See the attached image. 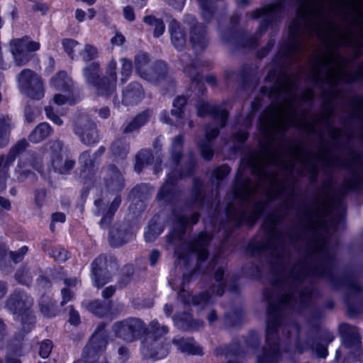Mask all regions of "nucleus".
<instances>
[{"instance_id":"obj_54","label":"nucleus","mask_w":363,"mask_h":363,"mask_svg":"<svg viewBox=\"0 0 363 363\" xmlns=\"http://www.w3.org/2000/svg\"><path fill=\"white\" fill-rule=\"evenodd\" d=\"M162 228L152 219L145 232L144 236L146 242H153L162 232Z\"/></svg>"},{"instance_id":"obj_48","label":"nucleus","mask_w":363,"mask_h":363,"mask_svg":"<svg viewBox=\"0 0 363 363\" xmlns=\"http://www.w3.org/2000/svg\"><path fill=\"white\" fill-rule=\"evenodd\" d=\"M39 306L41 313L47 317H54L58 313L55 302L48 296H42L39 301Z\"/></svg>"},{"instance_id":"obj_27","label":"nucleus","mask_w":363,"mask_h":363,"mask_svg":"<svg viewBox=\"0 0 363 363\" xmlns=\"http://www.w3.org/2000/svg\"><path fill=\"white\" fill-rule=\"evenodd\" d=\"M144 96L143 86L137 82H132L122 91V103L125 106H134L140 103Z\"/></svg>"},{"instance_id":"obj_34","label":"nucleus","mask_w":363,"mask_h":363,"mask_svg":"<svg viewBox=\"0 0 363 363\" xmlns=\"http://www.w3.org/2000/svg\"><path fill=\"white\" fill-rule=\"evenodd\" d=\"M108 335L94 333L84 352L90 357H94L99 352L105 350L108 345Z\"/></svg>"},{"instance_id":"obj_15","label":"nucleus","mask_w":363,"mask_h":363,"mask_svg":"<svg viewBox=\"0 0 363 363\" xmlns=\"http://www.w3.org/2000/svg\"><path fill=\"white\" fill-rule=\"evenodd\" d=\"M335 336L333 333L327 330H317L315 332H310L304 345L297 342L296 348L299 353H303L306 350H311L319 357L325 358L328 356V345L333 341Z\"/></svg>"},{"instance_id":"obj_46","label":"nucleus","mask_w":363,"mask_h":363,"mask_svg":"<svg viewBox=\"0 0 363 363\" xmlns=\"http://www.w3.org/2000/svg\"><path fill=\"white\" fill-rule=\"evenodd\" d=\"M112 154L118 158H125L130 152V145L124 138L115 140L111 145Z\"/></svg>"},{"instance_id":"obj_52","label":"nucleus","mask_w":363,"mask_h":363,"mask_svg":"<svg viewBox=\"0 0 363 363\" xmlns=\"http://www.w3.org/2000/svg\"><path fill=\"white\" fill-rule=\"evenodd\" d=\"M86 308L89 312L99 317H103L110 311V306L99 300L89 302Z\"/></svg>"},{"instance_id":"obj_2","label":"nucleus","mask_w":363,"mask_h":363,"mask_svg":"<svg viewBox=\"0 0 363 363\" xmlns=\"http://www.w3.org/2000/svg\"><path fill=\"white\" fill-rule=\"evenodd\" d=\"M247 163L255 181L238 176L232 192L233 201L226 206V217L235 228L243 223L252 226L261 216L267 203L255 201L254 196L263 185H267L269 191L278 186L274 198L286 190V186L279 182L278 172L270 170L269 167H279L289 173L295 168L294 161L284 160L278 150H272L269 146H265L260 153H252Z\"/></svg>"},{"instance_id":"obj_40","label":"nucleus","mask_w":363,"mask_h":363,"mask_svg":"<svg viewBox=\"0 0 363 363\" xmlns=\"http://www.w3.org/2000/svg\"><path fill=\"white\" fill-rule=\"evenodd\" d=\"M22 160L26 165L28 164L38 172L45 180L50 179V177L47 176L43 170V156L42 154L36 152H29L26 154V157Z\"/></svg>"},{"instance_id":"obj_24","label":"nucleus","mask_w":363,"mask_h":363,"mask_svg":"<svg viewBox=\"0 0 363 363\" xmlns=\"http://www.w3.org/2000/svg\"><path fill=\"white\" fill-rule=\"evenodd\" d=\"M143 79L155 84H160L165 81L171 80L167 65L162 60L155 62L147 69Z\"/></svg>"},{"instance_id":"obj_64","label":"nucleus","mask_w":363,"mask_h":363,"mask_svg":"<svg viewBox=\"0 0 363 363\" xmlns=\"http://www.w3.org/2000/svg\"><path fill=\"white\" fill-rule=\"evenodd\" d=\"M241 320V314L238 312H234L232 315L228 313L225 315V324L228 326H235Z\"/></svg>"},{"instance_id":"obj_33","label":"nucleus","mask_w":363,"mask_h":363,"mask_svg":"<svg viewBox=\"0 0 363 363\" xmlns=\"http://www.w3.org/2000/svg\"><path fill=\"white\" fill-rule=\"evenodd\" d=\"M179 61L182 66L183 72L190 77L193 82L199 83L201 77L198 71L196 62L191 56L189 54L184 53L181 55Z\"/></svg>"},{"instance_id":"obj_62","label":"nucleus","mask_w":363,"mask_h":363,"mask_svg":"<svg viewBox=\"0 0 363 363\" xmlns=\"http://www.w3.org/2000/svg\"><path fill=\"white\" fill-rule=\"evenodd\" d=\"M134 269L132 265H126L123 269V274L121 277L119 284L121 287L126 286L130 281Z\"/></svg>"},{"instance_id":"obj_58","label":"nucleus","mask_w":363,"mask_h":363,"mask_svg":"<svg viewBox=\"0 0 363 363\" xmlns=\"http://www.w3.org/2000/svg\"><path fill=\"white\" fill-rule=\"evenodd\" d=\"M50 257L59 262H64L69 257V253L61 246L55 247L52 252H49Z\"/></svg>"},{"instance_id":"obj_17","label":"nucleus","mask_w":363,"mask_h":363,"mask_svg":"<svg viewBox=\"0 0 363 363\" xmlns=\"http://www.w3.org/2000/svg\"><path fill=\"white\" fill-rule=\"evenodd\" d=\"M184 22L189 26V43L195 52H203L208 45L206 27L191 14L184 16Z\"/></svg>"},{"instance_id":"obj_4","label":"nucleus","mask_w":363,"mask_h":363,"mask_svg":"<svg viewBox=\"0 0 363 363\" xmlns=\"http://www.w3.org/2000/svg\"><path fill=\"white\" fill-rule=\"evenodd\" d=\"M275 70H270L266 79H276L274 84L269 89L262 87L264 94L275 98L277 101L267 108L260 117V128L269 137L273 133H279L284 137L286 131L292 126H299L298 110L295 106L297 100V91L299 86V77L281 72L277 76Z\"/></svg>"},{"instance_id":"obj_60","label":"nucleus","mask_w":363,"mask_h":363,"mask_svg":"<svg viewBox=\"0 0 363 363\" xmlns=\"http://www.w3.org/2000/svg\"><path fill=\"white\" fill-rule=\"evenodd\" d=\"M62 44L65 52L73 60L74 56V49L78 45V42L74 39L65 38L62 40Z\"/></svg>"},{"instance_id":"obj_61","label":"nucleus","mask_w":363,"mask_h":363,"mask_svg":"<svg viewBox=\"0 0 363 363\" xmlns=\"http://www.w3.org/2000/svg\"><path fill=\"white\" fill-rule=\"evenodd\" d=\"M103 77H107L117 82V63L115 60L112 59L109 61L106 67V75Z\"/></svg>"},{"instance_id":"obj_1","label":"nucleus","mask_w":363,"mask_h":363,"mask_svg":"<svg viewBox=\"0 0 363 363\" xmlns=\"http://www.w3.org/2000/svg\"><path fill=\"white\" fill-rule=\"evenodd\" d=\"M315 202L314 208L301 211L300 228L283 231L278 225L286 215L274 212L264 219V236L252 240L247 252L264 260L275 276L272 286L264 291L268 302L266 324V346L257 357V363H278L281 357L278 332L280 329L287 339L291 333L299 339V326L291 319L290 311L301 312L319 297L316 281L325 279L333 289L345 291V301L348 315L354 317L363 310V287L359 284V274L354 270L340 272L337 267L336 251L319 230L327 226L324 215L326 208ZM326 207V201L323 202Z\"/></svg>"},{"instance_id":"obj_47","label":"nucleus","mask_w":363,"mask_h":363,"mask_svg":"<svg viewBox=\"0 0 363 363\" xmlns=\"http://www.w3.org/2000/svg\"><path fill=\"white\" fill-rule=\"evenodd\" d=\"M150 60V58L146 52H140L135 56L134 64L135 72L142 79L144 78L149 69L148 64Z\"/></svg>"},{"instance_id":"obj_18","label":"nucleus","mask_w":363,"mask_h":363,"mask_svg":"<svg viewBox=\"0 0 363 363\" xmlns=\"http://www.w3.org/2000/svg\"><path fill=\"white\" fill-rule=\"evenodd\" d=\"M40 48V43L28 37L14 39L11 42V52L17 66L26 65L33 57L32 52Z\"/></svg>"},{"instance_id":"obj_13","label":"nucleus","mask_w":363,"mask_h":363,"mask_svg":"<svg viewBox=\"0 0 363 363\" xmlns=\"http://www.w3.org/2000/svg\"><path fill=\"white\" fill-rule=\"evenodd\" d=\"M47 145L50 157L48 163V172H54L60 175L69 174L75 167V160L67 155H63V143L59 140H50Z\"/></svg>"},{"instance_id":"obj_29","label":"nucleus","mask_w":363,"mask_h":363,"mask_svg":"<svg viewBox=\"0 0 363 363\" xmlns=\"http://www.w3.org/2000/svg\"><path fill=\"white\" fill-rule=\"evenodd\" d=\"M152 115V111L150 109L145 110L136 115L130 121L123 124L121 127V130L123 134H130L139 132L141 127L147 123Z\"/></svg>"},{"instance_id":"obj_53","label":"nucleus","mask_w":363,"mask_h":363,"mask_svg":"<svg viewBox=\"0 0 363 363\" xmlns=\"http://www.w3.org/2000/svg\"><path fill=\"white\" fill-rule=\"evenodd\" d=\"M353 109L352 116L344 117L341 119L342 123H345L351 120L352 116L357 118L363 122V96H357L350 104Z\"/></svg>"},{"instance_id":"obj_9","label":"nucleus","mask_w":363,"mask_h":363,"mask_svg":"<svg viewBox=\"0 0 363 363\" xmlns=\"http://www.w3.org/2000/svg\"><path fill=\"white\" fill-rule=\"evenodd\" d=\"M168 332L169 328L167 325L160 324L157 320H152L141 342L143 355L154 359L165 357L169 349V344L166 342L164 337Z\"/></svg>"},{"instance_id":"obj_26","label":"nucleus","mask_w":363,"mask_h":363,"mask_svg":"<svg viewBox=\"0 0 363 363\" xmlns=\"http://www.w3.org/2000/svg\"><path fill=\"white\" fill-rule=\"evenodd\" d=\"M186 104L187 99L186 97L183 96H177L173 101V108L171 110V115L175 119L170 118L169 113L166 110H163L160 115V121L170 125H177L179 120L184 116Z\"/></svg>"},{"instance_id":"obj_35","label":"nucleus","mask_w":363,"mask_h":363,"mask_svg":"<svg viewBox=\"0 0 363 363\" xmlns=\"http://www.w3.org/2000/svg\"><path fill=\"white\" fill-rule=\"evenodd\" d=\"M291 148V155L293 158L296 160H299L301 163L304 166H309L308 172L310 174V182L313 184L316 183L319 173L316 164L312 162L311 160L308 157H301V153L303 152L301 147L293 146Z\"/></svg>"},{"instance_id":"obj_6","label":"nucleus","mask_w":363,"mask_h":363,"mask_svg":"<svg viewBox=\"0 0 363 363\" xmlns=\"http://www.w3.org/2000/svg\"><path fill=\"white\" fill-rule=\"evenodd\" d=\"M184 144V136L179 135L172 139L170 152V172L160 188L157 194V199L164 203H172L176 201L179 196V192L177 189V183L183 177L190 176L193 174L196 167V161L195 155L189 152L186 161L185 168H179V165L182 157Z\"/></svg>"},{"instance_id":"obj_10","label":"nucleus","mask_w":363,"mask_h":363,"mask_svg":"<svg viewBox=\"0 0 363 363\" xmlns=\"http://www.w3.org/2000/svg\"><path fill=\"white\" fill-rule=\"evenodd\" d=\"M33 299L25 291L16 289L9 295L6 307L21 323L22 330L27 333L31 330L35 323L32 306Z\"/></svg>"},{"instance_id":"obj_42","label":"nucleus","mask_w":363,"mask_h":363,"mask_svg":"<svg viewBox=\"0 0 363 363\" xmlns=\"http://www.w3.org/2000/svg\"><path fill=\"white\" fill-rule=\"evenodd\" d=\"M52 133V127L48 123H40L28 135V140L33 143H38L48 138Z\"/></svg>"},{"instance_id":"obj_11","label":"nucleus","mask_w":363,"mask_h":363,"mask_svg":"<svg viewBox=\"0 0 363 363\" xmlns=\"http://www.w3.org/2000/svg\"><path fill=\"white\" fill-rule=\"evenodd\" d=\"M260 344V337L257 332H251L245 340L244 347L236 342H233L228 345H221L215 348L213 354L216 357H225L228 359L226 363H240V359L245 357L247 354H252L258 348Z\"/></svg>"},{"instance_id":"obj_25","label":"nucleus","mask_w":363,"mask_h":363,"mask_svg":"<svg viewBox=\"0 0 363 363\" xmlns=\"http://www.w3.org/2000/svg\"><path fill=\"white\" fill-rule=\"evenodd\" d=\"M121 203V198L120 196H117L113 201L111 202L109 208L105 212V203L103 200L99 199L94 201L96 211L95 214L96 216L102 215L103 217L99 223L100 226L102 228H107L111 223L115 212L117 211Z\"/></svg>"},{"instance_id":"obj_20","label":"nucleus","mask_w":363,"mask_h":363,"mask_svg":"<svg viewBox=\"0 0 363 363\" xmlns=\"http://www.w3.org/2000/svg\"><path fill=\"white\" fill-rule=\"evenodd\" d=\"M225 102L221 106L211 105L203 101H199L196 105L197 114L200 117L211 116L219 124L220 128L225 127L228 118V113L224 107Z\"/></svg>"},{"instance_id":"obj_57","label":"nucleus","mask_w":363,"mask_h":363,"mask_svg":"<svg viewBox=\"0 0 363 363\" xmlns=\"http://www.w3.org/2000/svg\"><path fill=\"white\" fill-rule=\"evenodd\" d=\"M121 82L125 83L128 79L130 77L133 71V63L132 61L127 58L121 59Z\"/></svg>"},{"instance_id":"obj_41","label":"nucleus","mask_w":363,"mask_h":363,"mask_svg":"<svg viewBox=\"0 0 363 363\" xmlns=\"http://www.w3.org/2000/svg\"><path fill=\"white\" fill-rule=\"evenodd\" d=\"M176 324L177 327L185 331H196L203 328L204 323L203 320L194 319L190 315L184 314L179 318Z\"/></svg>"},{"instance_id":"obj_30","label":"nucleus","mask_w":363,"mask_h":363,"mask_svg":"<svg viewBox=\"0 0 363 363\" xmlns=\"http://www.w3.org/2000/svg\"><path fill=\"white\" fill-rule=\"evenodd\" d=\"M133 233L132 230L124 225L113 228L109 232L108 242L111 246L118 247L132 240Z\"/></svg>"},{"instance_id":"obj_63","label":"nucleus","mask_w":363,"mask_h":363,"mask_svg":"<svg viewBox=\"0 0 363 363\" xmlns=\"http://www.w3.org/2000/svg\"><path fill=\"white\" fill-rule=\"evenodd\" d=\"M52 342L50 340H44L40 344L39 354L42 358H48L52 350Z\"/></svg>"},{"instance_id":"obj_14","label":"nucleus","mask_w":363,"mask_h":363,"mask_svg":"<svg viewBox=\"0 0 363 363\" xmlns=\"http://www.w3.org/2000/svg\"><path fill=\"white\" fill-rule=\"evenodd\" d=\"M147 330L146 324L141 319L135 317L116 321L112 325L115 337L128 343L140 339Z\"/></svg>"},{"instance_id":"obj_7","label":"nucleus","mask_w":363,"mask_h":363,"mask_svg":"<svg viewBox=\"0 0 363 363\" xmlns=\"http://www.w3.org/2000/svg\"><path fill=\"white\" fill-rule=\"evenodd\" d=\"M286 2V1L284 0L272 3L248 13L253 19H261L258 31L255 35L247 37L241 34L232 33L228 38L225 37L224 33H222L221 38L225 42H235L238 48H255L258 45V40L267 28L269 26L273 27L274 24L281 18Z\"/></svg>"},{"instance_id":"obj_5","label":"nucleus","mask_w":363,"mask_h":363,"mask_svg":"<svg viewBox=\"0 0 363 363\" xmlns=\"http://www.w3.org/2000/svg\"><path fill=\"white\" fill-rule=\"evenodd\" d=\"M297 17L289 26V35L293 41L287 56L293 57L301 50V38L304 35L322 38L325 5L324 0H298Z\"/></svg>"},{"instance_id":"obj_38","label":"nucleus","mask_w":363,"mask_h":363,"mask_svg":"<svg viewBox=\"0 0 363 363\" xmlns=\"http://www.w3.org/2000/svg\"><path fill=\"white\" fill-rule=\"evenodd\" d=\"M116 83L107 77H101L91 86L96 95L108 98L116 92Z\"/></svg>"},{"instance_id":"obj_37","label":"nucleus","mask_w":363,"mask_h":363,"mask_svg":"<svg viewBox=\"0 0 363 363\" xmlns=\"http://www.w3.org/2000/svg\"><path fill=\"white\" fill-rule=\"evenodd\" d=\"M173 343L184 353L191 355H203V347L194 338H180L173 340Z\"/></svg>"},{"instance_id":"obj_56","label":"nucleus","mask_w":363,"mask_h":363,"mask_svg":"<svg viewBox=\"0 0 363 363\" xmlns=\"http://www.w3.org/2000/svg\"><path fill=\"white\" fill-rule=\"evenodd\" d=\"M80 55L84 62H90L97 57L98 50L94 45L86 44L81 50Z\"/></svg>"},{"instance_id":"obj_51","label":"nucleus","mask_w":363,"mask_h":363,"mask_svg":"<svg viewBox=\"0 0 363 363\" xmlns=\"http://www.w3.org/2000/svg\"><path fill=\"white\" fill-rule=\"evenodd\" d=\"M153 159L154 157L150 150H142L136 155L135 170L138 173L140 172L145 166L152 162Z\"/></svg>"},{"instance_id":"obj_49","label":"nucleus","mask_w":363,"mask_h":363,"mask_svg":"<svg viewBox=\"0 0 363 363\" xmlns=\"http://www.w3.org/2000/svg\"><path fill=\"white\" fill-rule=\"evenodd\" d=\"M143 21L145 24L154 28V37L158 38L164 33L165 25L162 19L156 18L153 15H147L143 17Z\"/></svg>"},{"instance_id":"obj_12","label":"nucleus","mask_w":363,"mask_h":363,"mask_svg":"<svg viewBox=\"0 0 363 363\" xmlns=\"http://www.w3.org/2000/svg\"><path fill=\"white\" fill-rule=\"evenodd\" d=\"M74 133L79 141L86 146H91L100 140L96 123L84 113H76L71 119Z\"/></svg>"},{"instance_id":"obj_21","label":"nucleus","mask_w":363,"mask_h":363,"mask_svg":"<svg viewBox=\"0 0 363 363\" xmlns=\"http://www.w3.org/2000/svg\"><path fill=\"white\" fill-rule=\"evenodd\" d=\"M91 279L94 286L98 288L102 287L111 280V273L106 256L100 255L92 262Z\"/></svg>"},{"instance_id":"obj_16","label":"nucleus","mask_w":363,"mask_h":363,"mask_svg":"<svg viewBox=\"0 0 363 363\" xmlns=\"http://www.w3.org/2000/svg\"><path fill=\"white\" fill-rule=\"evenodd\" d=\"M22 92L32 99L39 100L44 96L45 89L41 78L33 71L24 69L18 76Z\"/></svg>"},{"instance_id":"obj_45","label":"nucleus","mask_w":363,"mask_h":363,"mask_svg":"<svg viewBox=\"0 0 363 363\" xmlns=\"http://www.w3.org/2000/svg\"><path fill=\"white\" fill-rule=\"evenodd\" d=\"M100 64L93 62L83 69V75L89 85H93L101 77Z\"/></svg>"},{"instance_id":"obj_3","label":"nucleus","mask_w":363,"mask_h":363,"mask_svg":"<svg viewBox=\"0 0 363 363\" xmlns=\"http://www.w3.org/2000/svg\"><path fill=\"white\" fill-rule=\"evenodd\" d=\"M199 220V213H194L190 217L184 213L176 214L172 230L167 235V242L174 245V254L179 259L184 260L187 263L188 256L191 253L196 254L197 267L196 270L208 274L214 272V279L217 282L208 290L192 295L189 291L181 289L178 293L179 300L186 306L192 305L199 311L203 310L214 302L213 295L222 296L224 289L228 286L231 291L236 292L238 287L235 284L237 278L225 275L226 264L220 263V257L215 256L208 263L206 268H203V263L208 257L207 246L212 240V237L206 232H201L189 241L184 240L186 230L190 225L197 223Z\"/></svg>"},{"instance_id":"obj_19","label":"nucleus","mask_w":363,"mask_h":363,"mask_svg":"<svg viewBox=\"0 0 363 363\" xmlns=\"http://www.w3.org/2000/svg\"><path fill=\"white\" fill-rule=\"evenodd\" d=\"M342 333L343 345L349 349L354 348L352 352L354 358L360 362H363V349L361 346V336L357 327L347 323H342L340 325Z\"/></svg>"},{"instance_id":"obj_50","label":"nucleus","mask_w":363,"mask_h":363,"mask_svg":"<svg viewBox=\"0 0 363 363\" xmlns=\"http://www.w3.org/2000/svg\"><path fill=\"white\" fill-rule=\"evenodd\" d=\"M26 166V162L22 159L18 160L17 167L15 169L16 179L19 182H23L27 179H30L32 182H35L38 179L37 175L29 169H26L25 167Z\"/></svg>"},{"instance_id":"obj_44","label":"nucleus","mask_w":363,"mask_h":363,"mask_svg":"<svg viewBox=\"0 0 363 363\" xmlns=\"http://www.w3.org/2000/svg\"><path fill=\"white\" fill-rule=\"evenodd\" d=\"M50 84L57 90L62 91H69L72 86V79L64 71H60L56 74L50 80Z\"/></svg>"},{"instance_id":"obj_55","label":"nucleus","mask_w":363,"mask_h":363,"mask_svg":"<svg viewBox=\"0 0 363 363\" xmlns=\"http://www.w3.org/2000/svg\"><path fill=\"white\" fill-rule=\"evenodd\" d=\"M16 280L21 284L28 286L32 282V275L29 269L20 267L15 274Z\"/></svg>"},{"instance_id":"obj_59","label":"nucleus","mask_w":363,"mask_h":363,"mask_svg":"<svg viewBox=\"0 0 363 363\" xmlns=\"http://www.w3.org/2000/svg\"><path fill=\"white\" fill-rule=\"evenodd\" d=\"M328 152V150L325 148L323 152L318 154V157L324 162L327 167L335 166L336 167H345V164L342 162L340 160L335 159L333 160L332 158L328 157L326 154Z\"/></svg>"},{"instance_id":"obj_8","label":"nucleus","mask_w":363,"mask_h":363,"mask_svg":"<svg viewBox=\"0 0 363 363\" xmlns=\"http://www.w3.org/2000/svg\"><path fill=\"white\" fill-rule=\"evenodd\" d=\"M334 59L332 57L325 58L318 57L315 62L312 65L310 78L312 82L320 87L328 84L332 87L337 86L341 80L347 84L357 82V78L353 74H350L344 70L345 59L338 55L335 62V69H332L330 66Z\"/></svg>"},{"instance_id":"obj_28","label":"nucleus","mask_w":363,"mask_h":363,"mask_svg":"<svg viewBox=\"0 0 363 363\" xmlns=\"http://www.w3.org/2000/svg\"><path fill=\"white\" fill-rule=\"evenodd\" d=\"M219 134V129L217 127L211 128L208 125L206 128L205 139L198 142V146L201 154L204 160H211L213 156L212 149V140Z\"/></svg>"},{"instance_id":"obj_39","label":"nucleus","mask_w":363,"mask_h":363,"mask_svg":"<svg viewBox=\"0 0 363 363\" xmlns=\"http://www.w3.org/2000/svg\"><path fill=\"white\" fill-rule=\"evenodd\" d=\"M344 188L347 191H357L363 189V161L357 169L354 170L350 178L344 181Z\"/></svg>"},{"instance_id":"obj_43","label":"nucleus","mask_w":363,"mask_h":363,"mask_svg":"<svg viewBox=\"0 0 363 363\" xmlns=\"http://www.w3.org/2000/svg\"><path fill=\"white\" fill-rule=\"evenodd\" d=\"M13 128L11 118L8 116L0 115V147L9 144L10 132Z\"/></svg>"},{"instance_id":"obj_36","label":"nucleus","mask_w":363,"mask_h":363,"mask_svg":"<svg viewBox=\"0 0 363 363\" xmlns=\"http://www.w3.org/2000/svg\"><path fill=\"white\" fill-rule=\"evenodd\" d=\"M203 187V182L199 179H194L192 189L194 206L195 208H201L205 206H206L207 208H212V202L208 198L206 197Z\"/></svg>"},{"instance_id":"obj_22","label":"nucleus","mask_w":363,"mask_h":363,"mask_svg":"<svg viewBox=\"0 0 363 363\" xmlns=\"http://www.w3.org/2000/svg\"><path fill=\"white\" fill-rule=\"evenodd\" d=\"M28 145V142L26 139H21L11 147L6 155H0V177L4 179L9 177L11 165L17 157L26 150Z\"/></svg>"},{"instance_id":"obj_23","label":"nucleus","mask_w":363,"mask_h":363,"mask_svg":"<svg viewBox=\"0 0 363 363\" xmlns=\"http://www.w3.org/2000/svg\"><path fill=\"white\" fill-rule=\"evenodd\" d=\"M104 181L107 191L115 193L125 187V179L118 168L109 164L103 169Z\"/></svg>"},{"instance_id":"obj_32","label":"nucleus","mask_w":363,"mask_h":363,"mask_svg":"<svg viewBox=\"0 0 363 363\" xmlns=\"http://www.w3.org/2000/svg\"><path fill=\"white\" fill-rule=\"evenodd\" d=\"M171 40L174 48L179 50L184 48L186 44V37L184 30L175 19L171 21L169 26Z\"/></svg>"},{"instance_id":"obj_31","label":"nucleus","mask_w":363,"mask_h":363,"mask_svg":"<svg viewBox=\"0 0 363 363\" xmlns=\"http://www.w3.org/2000/svg\"><path fill=\"white\" fill-rule=\"evenodd\" d=\"M79 177L86 182L94 175L95 160L92 158L89 150L82 152L79 156Z\"/></svg>"}]
</instances>
